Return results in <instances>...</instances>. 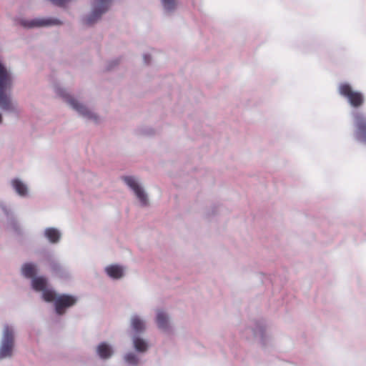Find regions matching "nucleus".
Segmentation results:
<instances>
[{
  "label": "nucleus",
  "mask_w": 366,
  "mask_h": 366,
  "mask_svg": "<svg viewBox=\"0 0 366 366\" xmlns=\"http://www.w3.org/2000/svg\"><path fill=\"white\" fill-rule=\"evenodd\" d=\"M52 277L62 281H69L71 279V274L69 267L62 264L58 259L49 267Z\"/></svg>",
  "instance_id": "13"
},
{
  "label": "nucleus",
  "mask_w": 366,
  "mask_h": 366,
  "mask_svg": "<svg viewBox=\"0 0 366 366\" xmlns=\"http://www.w3.org/2000/svg\"><path fill=\"white\" fill-rule=\"evenodd\" d=\"M35 254L38 257L39 262L48 268L57 259L54 252L46 247L36 250Z\"/></svg>",
  "instance_id": "15"
},
{
  "label": "nucleus",
  "mask_w": 366,
  "mask_h": 366,
  "mask_svg": "<svg viewBox=\"0 0 366 366\" xmlns=\"http://www.w3.org/2000/svg\"><path fill=\"white\" fill-rule=\"evenodd\" d=\"M114 0H90L91 10L80 17L81 24L86 27L97 24L111 9Z\"/></svg>",
  "instance_id": "3"
},
{
  "label": "nucleus",
  "mask_w": 366,
  "mask_h": 366,
  "mask_svg": "<svg viewBox=\"0 0 366 366\" xmlns=\"http://www.w3.org/2000/svg\"><path fill=\"white\" fill-rule=\"evenodd\" d=\"M96 353L102 360H107L111 358L114 353V347L107 341L99 342L96 347Z\"/></svg>",
  "instance_id": "17"
},
{
  "label": "nucleus",
  "mask_w": 366,
  "mask_h": 366,
  "mask_svg": "<svg viewBox=\"0 0 366 366\" xmlns=\"http://www.w3.org/2000/svg\"><path fill=\"white\" fill-rule=\"evenodd\" d=\"M127 187L133 192L142 207L149 204V198L144 187L139 180L133 175H125L121 177Z\"/></svg>",
  "instance_id": "9"
},
{
  "label": "nucleus",
  "mask_w": 366,
  "mask_h": 366,
  "mask_svg": "<svg viewBox=\"0 0 366 366\" xmlns=\"http://www.w3.org/2000/svg\"><path fill=\"white\" fill-rule=\"evenodd\" d=\"M39 267L38 264L32 261L24 262L21 267V274L27 280H31L33 277L39 274Z\"/></svg>",
  "instance_id": "18"
},
{
  "label": "nucleus",
  "mask_w": 366,
  "mask_h": 366,
  "mask_svg": "<svg viewBox=\"0 0 366 366\" xmlns=\"http://www.w3.org/2000/svg\"><path fill=\"white\" fill-rule=\"evenodd\" d=\"M104 272L108 277L116 281L122 279L125 276L126 268L120 264L114 263L106 266Z\"/></svg>",
  "instance_id": "14"
},
{
  "label": "nucleus",
  "mask_w": 366,
  "mask_h": 366,
  "mask_svg": "<svg viewBox=\"0 0 366 366\" xmlns=\"http://www.w3.org/2000/svg\"><path fill=\"white\" fill-rule=\"evenodd\" d=\"M0 209L6 217L8 226L12 229L15 236L18 237V241L22 244L23 231L15 217L13 211L3 202H0Z\"/></svg>",
  "instance_id": "10"
},
{
  "label": "nucleus",
  "mask_w": 366,
  "mask_h": 366,
  "mask_svg": "<svg viewBox=\"0 0 366 366\" xmlns=\"http://www.w3.org/2000/svg\"><path fill=\"white\" fill-rule=\"evenodd\" d=\"M15 350V332L12 326L5 325L0 342V360L9 359Z\"/></svg>",
  "instance_id": "6"
},
{
  "label": "nucleus",
  "mask_w": 366,
  "mask_h": 366,
  "mask_svg": "<svg viewBox=\"0 0 366 366\" xmlns=\"http://www.w3.org/2000/svg\"><path fill=\"white\" fill-rule=\"evenodd\" d=\"M78 301L76 295L68 293H59L56 295L52 305L53 311L57 317L64 316L67 311L74 306Z\"/></svg>",
  "instance_id": "8"
},
{
  "label": "nucleus",
  "mask_w": 366,
  "mask_h": 366,
  "mask_svg": "<svg viewBox=\"0 0 366 366\" xmlns=\"http://www.w3.org/2000/svg\"><path fill=\"white\" fill-rule=\"evenodd\" d=\"M14 80V76L11 68L0 57V109L17 114L19 111L13 104L10 94Z\"/></svg>",
  "instance_id": "1"
},
{
  "label": "nucleus",
  "mask_w": 366,
  "mask_h": 366,
  "mask_svg": "<svg viewBox=\"0 0 366 366\" xmlns=\"http://www.w3.org/2000/svg\"><path fill=\"white\" fill-rule=\"evenodd\" d=\"M138 132H139V134H140L142 135L151 137L154 134L155 131L152 127L145 126V127H142L139 128Z\"/></svg>",
  "instance_id": "27"
},
{
  "label": "nucleus",
  "mask_w": 366,
  "mask_h": 366,
  "mask_svg": "<svg viewBox=\"0 0 366 366\" xmlns=\"http://www.w3.org/2000/svg\"><path fill=\"white\" fill-rule=\"evenodd\" d=\"M58 294L54 288L47 287L41 292V298L44 302L53 305L55 297Z\"/></svg>",
  "instance_id": "25"
},
{
  "label": "nucleus",
  "mask_w": 366,
  "mask_h": 366,
  "mask_svg": "<svg viewBox=\"0 0 366 366\" xmlns=\"http://www.w3.org/2000/svg\"><path fill=\"white\" fill-rule=\"evenodd\" d=\"M3 123V115L0 112V124H1Z\"/></svg>",
  "instance_id": "31"
},
{
  "label": "nucleus",
  "mask_w": 366,
  "mask_h": 366,
  "mask_svg": "<svg viewBox=\"0 0 366 366\" xmlns=\"http://www.w3.org/2000/svg\"><path fill=\"white\" fill-rule=\"evenodd\" d=\"M155 322L158 328L161 330L166 332H169L172 330L169 317L165 311L162 310L157 311Z\"/></svg>",
  "instance_id": "19"
},
{
  "label": "nucleus",
  "mask_w": 366,
  "mask_h": 366,
  "mask_svg": "<svg viewBox=\"0 0 366 366\" xmlns=\"http://www.w3.org/2000/svg\"><path fill=\"white\" fill-rule=\"evenodd\" d=\"M147 329L146 320L138 314H132L130 317L127 330L128 336L144 335Z\"/></svg>",
  "instance_id": "11"
},
{
  "label": "nucleus",
  "mask_w": 366,
  "mask_h": 366,
  "mask_svg": "<svg viewBox=\"0 0 366 366\" xmlns=\"http://www.w3.org/2000/svg\"><path fill=\"white\" fill-rule=\"evenodd\" d=\"M43 237L49 244H56L60 242L62 233L57 227H49L44 230Z\"/></svg>",
  "instance_id": "20"
},
{
  "label": "nucleus",
  "mask_w": 366,
  "mask_h": 366,
  "mask_svg": "<svg viewBox=\"0 0 366 366\" xmlns=\"http://www.w3.org/2000/svg\"><path fill=\"white\" fill-rule=\"evenodd\" d=\"M139 355H141L137 354L134 350L129 351L124 354V360L129 365L137 366L140 363V358Z\"/></svg>",
  "instance_id": "26"
},
{
  "label": "nucleus",
  "mask_w": 366,
  "mask_h": 366,
  "mask_svg": "<svg viewBox=\"0 0 366 366\" xmlns=\"http://www.w3.org/2000/svg\"><path fill=\"white\" fill-rule=\"evenodd\" d=\"M365 100L364 94L361 92L358 91L355 96L347 102V103L352 109H359V108L364 104Z\"/></svg>",
  "instance_id": "24"
},
{
  "label": "nucleus",
  "mask_w": 366,
  "mask_h": 366,
  "mask_svg": "<svg viewBox=\"0 0 366 366\" xmlns=\"http://www.w3.org/2000/svg\"><path fill=\"white\" fill-rule=\"evenodd\" d=\"M132 342L133 350L140 355L147 354L152 347L150 341L144 335L128 336Z\"/></svg>",
  "instance_id": "12"
},
{
  "label": "nucleus",
  "mask_w": 366,
  "mask_h": 366,
  "mask_svg": "<svg viewBox=\"0 0 366 366\" xmlns=\"http://www.w3.org/2000/svg\"><path fill=\"white\" fill-rule=\"evenodd\" d=\"M165 16L172 15L178 8V0H159Z\"/></svg>",
  "instance_id": "23"
},
{
  "label": "nucleus",
  "mask_w": 366,
  "mask_h": 366,
  "mask_svg": "<svg viewBox=\"0 0 366 366\" xmlns=\"http://www.w3.org/2000/svg\"><path fill=\"white\" fill-rule=\"evenodd\" d=\"M152 55L149 53H144L143 54V61L146 65H149L152 62Z\"/></svg>",
  "instance_id": "30"
},
{
  "label": "nucleus",
  "mask_w": 366,
  "mask_h": 366,
  "mask_svg": "<svg viewBox=\"0 0 366 366\" xmlns=\"http://www.w3.org/2000/svg\"><path fill=\"white\" fill-rule=\"evenodd\" d=\"M218 212V207L215 204L212 205L211 209L205 213V218L210 220Z\"/></svg>",
  "instance_id": "29"
},
{
  "label": "nucleus",
  "mask_w": 366,
  "mask_h": 366,
  "mask_svg": "<svg viewBox=\"0 0 366 366\" xmlns=\"http://www.w3.org/2000/svg\"><path fill=\"white\" fill-rule=\"evenodd\" d=\"M10 186L14 192L21 198L29 196V189L26 182L19 177H14L10 180Z\"/></svg>",
  "instance_id": "16"
},
{
  "label": "nucleus",
  "mask_w": 366,
  "mask_h": 366,
  "mask_svg": "<svg viewBox=\"0 0 366 366\" xmlns=\"http://www.w3.org/2000/svg\"><path fill=\"white\" fill-rule=\"evenodd\" d=\"M350 116L355 139L366 145V113L360 109H352Z\"/></svg>",
  "instance_id": "7"
},
{
  "label": "nucleus",
  "mask_w": 366,
  "mask_h": 366,
  "mask_svg": "<svg viewBox=\"0 0 366 366\" xmlns=\"http://www.w3.org/2000/svg\"><path fill=\"white\" fill-rule=\"evenodd\" d=\"M120 63L119 58H114L111 60H109L105 66V70L107 71H109L113 70L115 67H117Z\"/></svg>",
  "instance_id": "28"
},
{
  "label": "nucleus",
  "mask_w": 366,
  "mask_h": 366,
  "mask_svg": "<svg viewBox=\"0 0 366 366\" xmlns=\"http://www.w3.org/2000/svg\"><path fill=\"white\" fill-rule=\"evenodd\" d=\"M31 288L36 292H41L49 285L48 278L43 274H38L30 280Z\"/></svg>",
  "instance_id": "21"
},
{
  "label": "nucleus",
  "mask_w": 366,
  "mask_h": 366,
  "mask_svg": "<svg viewBox=\"0 0 366 366\" xmlns=\"http://www.w3.org/2000/svg\"><path fill=\"white\" fill-rule=\"evenodd\" d=\"M253 340L257 342L265 354L273 352L272 334L269 330L268 323L264 318L254 319L249 327Z\"/></svg>",
  "instance_id": "2"
},
{
  "label": "nucleus",
  "mask_w": 366,
  "mask_h": 366,
  "mask_svg": "<svg viewBox=\"0 0 366 366\" xmlns=\"http://www.w3.org/2000/svg\"><path fill=\"white\" fill-rule=\"evenodd\" d=\"M14 22L16 25L27 30L61 26L64 24V21L59 18L51 16H37L32 19L16 16Z\"/></svg>",
  "instance_id": "4"
},
{
  "label": "nucleus",
  "mask_w": 366,
  "mask_h": 366,
  "mask_svg": "<svg viewBox=\"0 0 366 366\" xmlns=\"http://www.w3.org/2000/svg\"><path fill=\"white\" fill-rule=\"evenodd\" d=\"M56 93L80 116L95 122L98 120V116L94 112L91 111L85 104L69 94L64 88L56 87Z\"/></svg>",
  "instance_id": "5"
},
{
  "label": "nucleus",
  "mask_w": 366,
  "mask_h": 366,
  "mask_svg": "<svg viewBox=\"0 0 366 366\" xmlns=\"http://www.w3.org/2000/svg\"><path fill=\"white\" fill-rule=\"evenodd\" d=\"M338 94L344 98L347 102L351 99L358 92L355 90L352 85L348 82H340L337 86Z\"/></svg>",
  "instance_id": "22"
}]
</instances>
